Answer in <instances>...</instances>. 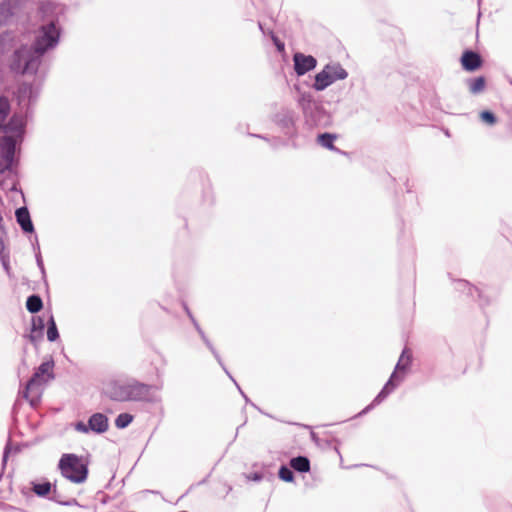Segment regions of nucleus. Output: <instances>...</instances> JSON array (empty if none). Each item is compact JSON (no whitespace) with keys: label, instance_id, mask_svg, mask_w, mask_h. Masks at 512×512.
<instances>
[{"label":"nucleus","instance_id":"obj_28","mask_svg":"<svg viewBox=\"0 0 512 512\" xmlns=\"http://www.w3.org/2000/svg\"><path fill=\"white\" fill-rule=\"evenodd\" d=\"M274 42H275V44H276V46H277V48L279 50H283L284 49V44L279 42L276 38H274Z\"/></svg>","mask_w":512,"mask_h":512},{"label":"nucleus","instance_id":"obj_20","mask_svg":"<svg viewBox=\"0 0 512 512\" xmlns=\"http://www.w3.org/2000/svg\"><path fill=\"white\" fill-rule=\"evenodd\" d=\"M133 420V416L128 413L119 414L115 420L117 428L123 429L127 427Z\"/></svg>","mask_w":512,"mask_h":512},{"label":"nucleus","instance_id":"obj_9","mask_svg":"<svg viewBox=\"0 0 512 512\" xmlns=\"http://www.w3.org/2000/svg\"><path fill=\"white\" fill-rule=\"evenodd\" d=\"M294 69L297 75L302 76L316 67L317 61L311 55L295 53L293 56Z\"/></svg>","mask_w":512,"mask_h":512},{"label":"nucleus","instance_id":"obj_19","mask_svg":"<svg viewBox=\"0 0 512 512\" xmlns=\"http://www.w3.org/2000/svg\"><path fill=\"white\" fill-rule=\"evenodd\" d=\"M33 485V491L38 495V496H46L50 490H51V484L50 482H43V483H32Z\"/></svg>","mask_w":512,"mask_h":512},{"label":"nucleus","instance_id":"obj_6","mask_svg":"<svg viewBox=\"0 0 512 512\" xmlns=\"http://www.w3.org/2000/svg\"><path fill=\"white\" fill-rule=\"evenodd\" d=\"M412 362V353L408 348H405L396 364L395 370L392 373L389 381L384 388L374 399L372 405L380 403L388 394L404 379V373L408 370Z\"/></svg>","mask_w":512,"mask_h":512},{"label":"nucleus","instance_id":"obj_30","mask_svg":"<svg viewBox=\"0 0 512 512\" xmlns=\"http://www.w3.org/2000/svg\"><path fill=\"white\" fill-rule=\"evenodd\" d=\"M4 248V239H2L0 240V255H3Z\"/></svg>","mask_w":512,"mask_h":512},{"label":"nucleus","instance_id":"obj_16","mask_svg":"<svg viewBox=\"0 0 512 512\" xmlns=\"http://www.w3.org/2000/svg\"><path fill=\"white\" fill-rule=\"evenodd\" d=\"M43 303L39 296H29L26 301V308L31 313H36L42 309Z\"/></svg>","mask_w":512,"mask_h":512},{"label":"nucleus","instance_id":"obj_7","mask_svg":"<svg viewBox=\"0 0 512 512\" xmlns=\"http://www.w3.org/2000/svg\"><path fill=\"white\" fill-rule=\"evenodd\" d=\"M59 468L62 475L74 483H83L87 478V467L82 459L74 454H65L61 457Z\"/></svg>","mask_w":512,"mask_h":512},{"label":"nucleus","instance_id":"obj_8","mask_svg":"<svg viewBox=\"0 0 512 512\" xmlns=\"http://www.w3.org/2000/svg\"><path fill=\"white\" fill-rule=\"evenodd\" d=\"M348 77V72L340 63L333 62L324 66V68L315 75L313 88L316 91H323L328 86L338 80H344Z\"/></svg>","mask_w":512,"mask_h":512},{"label":"nucleus","instance_id":"obj_23","mask_svg":"<svg viewBox=\"0 0 512 512\" xmlns=\"http://www.w3.org/2000/svg\"><path fill=\"white\" fill-rule=\"evenodd\" d=\"M279 477L283 481L291 482L293 480V472L289 468L282 466L279 470Z\"/></svg>","mask_w":512,"mask_h":512},{"label":"nucleus","instance_id":"obj_13","mask_svg":"<svg viewBox=\"0 0 512 512\" xmlns=\"http://www.w3.org/2000/svg\"><path fill=\"white\" fill-rule=\"evenodd\" d=\"M17 222L21 226L24 232L30 233L33 231V224L30 219V214L25 207H21L16 210Z\"/></svg>","mask_w":512,"mask_h":512},{"label":"nucleus","instance_id":"obj_24","mask_svg":"<svg viewBox=\"0 0 512 512\" xmlns=\"http://www.w3.org/2000/svg\"><path fill=\"white\" fill-rule=\"evenodd\" d=\"M32 326H33V331H36V330L41 331L44 328V321L41 318H34Z\"/></svg>","mask_w":512,"mask_h":512},{"label":"nucleus","instance_id":"obj_11","mask_svg":"<svg viewBox=\"0 0 512 512\" xmlns=\"http://www.w3.org/2000/svg\"><path fill=\"white\" fill-rule=\"evenodd\" d=\"M89 428L96 433H103L108 429V419L104 414H93L89 419Z\"/></svg>","mask_w":512,"mask_h":512},{"label":"nucleus","instance_id":"obj_27","mask_svg":"<svg viewBox=\"0 0 512 512\" xmlns=\"http://www.w3.org/2000/svg\"><path fill=\"white\" fill-rule=\"evenodd\" d=\"M0 257H1L4 269L6 270V272H9L10 267H9V263H8L7 259L5 258L4 255H0Z\"/></svg>","mask_w":512,"mask_h":512},{"label":"nucleus","instance_id":"obj_2","mask_svg":"<svg viewBox=\"0 0 512 512\" xmlns=\"http://www.w3.org/2000/svg\"><path fill=\"white\" fill-rule=\"evenodd\" d=\"M59 31L51 22L38 31L32 47L23 46L14 53L12 70L22 74H34L41 62V57L58 43Z\"/></svg>","mask_w":512,"mask_h":512},{"label":"nucleus","instance_id":"obj_4","mask_svg":"<svg viewBox=\"0 0 512 512\" xmlns=\"http://www.w3.org/2000/svg\"><path fill=\"white\" fill-rule=\"evenodd\" d=\"M53 368L54 361L52 359L44 361L26 384L23 395L31 405H37L41 398L44 386L54 378Z\"/></svg>","mask_w":512,"mask_h":512},{"label":"nucleus","instance_id":"obj_10","mask_svg":"<svg viewBox=\"0 0 512 512\" xmlns=\"http://www.w3.org/2000/svg\"><path fill=\"white\" fill-rule=\"evenodd\" d=\"M462 66L467 71H474L481 66V59L477 53L466 51L461 58Z\"/></svg>","mask_w":512,"mask_h":512},{"label":"nucleus","instance_id":"obj_29","mask_svg":"<svg viewBox=\"0 0 512 512\" xmlns=\"http://www.w3.org/2000/svg\"><path fill=\"white\" fill-rule=\"evenodd\" d=\"M37 263H38V266L40 267V269L42 270V272H44L43 262L40 257L37 258Z\"/></svg>","mask_w":512,"mask_h":512},{"label":"nucleus","instance_id":"obj_1","mask_svg":"<svg viewBox=\"0 0 512 512\" xmlns=\"http://www.w3.org/2000/svg\"><path fill=\"white\" fill-rule=\"evenodd\" d=\"M10 116V103L5 97H0V173L12 169L15 162L16 146L22 140L24 120L20 115Z\"/></svg>","mask_w":512,"mask_h":512},{"label":"nucleus","instance_id":"obj_18","mask_svg":"<svg viewBox=\"0 0 512 512\" xmlns=\"http://www.w3.org/2000/svg\"><path fill=\"white\" fill-rule=\"evenodd\" d=\"M48 324L47 339L51 342H54L58 339L59 333L53 316H50Z\"/></svg>","mask_w":512,"mask_h":512},{"label":"nucleus","instance_id":"obj_17","mask_svg":"<svg viewBox=\"0 0 512 512\" xmlns=\"http://www.w3.org/2000/svg\"><path fill=\"white\" fill-rule=\"evenodd\" d=\"M336 139V135L330 134V133H324L318 136V143L321 144L323 147L335 150L334 147V141Z\"/></svg>","mask_w":512,"mask_h":512},{"label":"nucleus","instance_id":"obj_33","mask_svg":"<svg viewBox=\"0 0 512 512\" xmlns=\"http://www.w3.org/2000/svg\"><path fill=\"white\" fill-rule=\"evenodd\" d=\"M31 341L35 340V337L33 335L30 336Z\"/></svg>","mask_w":512,"mask_h":512},{"label":"nucleus","instance_id":"obj_5","mask_svg":"<svg viewBox=\"0 0 512 512\" xmlns=\"http://www.w3.org/2000/svg\"><path fill=\"white\" fill-rule=\"evenodd\" d=\"M298 104L304 116L311 125H322L327 123L328 115L322 104L315 100L311 93L302 92L298 97Z\"/></svg>","mask_w":512,"mask_h":512},{"label":"nucleus","instance_id":"obj_3","mask_svg":"<svg viewBox=\"0 0 512 512\" xmlns=\"http://www.w3.org/2000/svg\"><path fill=\"white\" fill-rule=\"evenodd\" d=\"M153 386L131 381L127 383L111 382L106 390L108 396L120 402L125 401H152Z\"/></svg>","mask_w":512,"mask_h":512},{"label":"nucleus","instance_id":"obj_12","mask_svg":"<svg viewBox=\"0 0 512 512\" xmlns=\"http://www.w3.org/2000/svg\"><path fill=\"white\" fill-rule=\"evenodd\" d=\"M37 96V91L28 84H23L19 87L18 90V100L19 104L23 106L29 105V103L35 99Z\"/></svg>","mask_w":512,"mask_h":512},{"label":"nucleus","instance_id":"obj_32","mask_svg":"<svg viewBox=\"0 0 512 512\" xmlns=\"http://www.w3.org/2000/svg\"><path fill=\"white\" fill-rule=\"evenodd\" d=\"M8 452H9V447H8V446H6L5 451H4V455H3V461H4V462H5V461H6V459H7Z\"/></svg>","mask_w":512,"mask_h":512},{"label":"nucleus","instance_id":"obj_21","mask_svg":"<svg viewBox=\"0 0 512 512\" xmlns=\"http://www.w3.org/2000/svg\"><path fill=\"white\" fill-rule=\"evenodd\" d=\"M480 119H481L484 123H486V124H488V125H490V126H492V125H494V124L496 123V117H495V115H494L492 112H490V111H482V112L480 113Z\"/></svg>","mask_w":512,"mask_h":512},{"label":"nucleus","instance_id":"obj_14","mask_svg":"<svg viewBox=\"0 0 512 512\" xmlns=\"http://www.w3.org/2000/svg\"><path fill=\"white\" fill-rule=\"evenodd\" d=\"M290 465L293 469L299 472H308L310 469V462L306 457H295L290 461Z\"/></svg>","mask_w":512,"mask_h":512},{"label":"nucleus","instance_id":"obj_25","mask_svg":"<svg viewBox=\"0 0 512 512\" xmlns=\"http://www.w3.org/2000/svg\"><path fill=\"white\" fill-rule=\"evenodd\" d=\"M75 429L79 432H82V433H87L90 428H89V424H85L84 422H78L75 424Z\"/></svg>","mask_w":512,"mask_h":512},{"label":"nucleus","instance_id":"obj_26","mask_svg":"<svg viewBox=\"0 0 512 512\" xmlns=\"http://www.w3.org/2000/svg\"><path fill=\"white\" fill-rule=\"evenodd\" d=\"M247 478L250 480H253V481H260L262 479V476L259 473H253V474L247 476Z\"/></svg>","mask_w":512,"mask_h":512},{"label":"nucleus","instance_id":"obj_22","mask_svg":"<svg viewBox=\"0 0 512 512\" xmlns=\"http://www.w3.org/2000/svg\"><path fill=\"white\" fill-rule=\"evenodd\" d=\"M195 324V327L196 329L198 330L199 334L201 335L202 339L204 340V342L206 343V345L208 346V348L212 351V353L214 354V356L217 358L218 362L222 365L221 363V359L218 355V353L215 351V349L213 348L212 344L210 343V341L206 338L204 332L200 329V327L198 326V324L196 322H194Z\"/></svg>","mask_w":512,"mask_h":512},{"label":"nucleus","instance_id":"obj_15","mask_svg":"<svg viewBox=\"0 0 512 512\" xmlns=\"http://www.w3.org/2000/svg\"><path fill=\"white\" fill-rule=\"evenodd\" d=\"M467 84L469 87V91L472 94H479L482 91H484L486 82H485L484 77H477V78L468 80Z\"/></svg>","mask_w":512,"mask_h":512},{"label":"nucleus","instance_id":"obj_31","mask_svg":"<svg viewBox=\"0 0 512 512\" xmlns=\"http://www.w3.org/2000/svg\"><path fill=\"white\" fill-rule=\"evenodd\" d=\"M4 239V228L2 224L0 223V240Z\"/></svg>","mask_w":512,"mask_h":512}]
</instances>
